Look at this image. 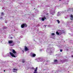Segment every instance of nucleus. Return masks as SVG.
Instances as JSON below:
<instances>
[{
  "label": "nucleus",
  "instance_id": "obj_1",
  "mask_svg": "<svg viewBox=\"0 0 73 73\" xmlns=\"http://www.w3.org/2000/svg\"><path fill=\"white\" fill-rule=\"evenodd\" d=\"M13 42V40H9L8 41V43L9 44L10 46H13L14 45V43H12Z\"/></svg>",
  "mask_w": 73,
  "mask_h": 73
},
{
  "label": "nucleus",
  "instance_id": "obj_2",
  "mask_svg": "<svg viewBox=\"0 0 73 73\" xmlns=\"http://www.w3.org/2000/svg\"><path fill=\"white\" fill-rule=\"evenodd\" d=\"M21 27L22 28H24V27L26 28L27 27V25L26 23H24L21 25Z\"/></svg>",
  "mask_w": 73,
  "mask_h": 73
},
{
  "label": "nucleus",
  "instance_id": "obj_3",
  "mask_svg": "<svg viewBox=\"0 0 73 73\" xmlns=\"http://www.w3.org/2000/svg\"><path fill=\"white\" fill-rule=\"evenodd\" d=\"M9 53L10 55H11V56L12 57H16V56H15V55L14 54H13V53L11 52H10Z\"/></svg>",
  "mask_w": 73,
  "mask_h": 73
},
{
  "label": "nucleus",
  "instance_id": "obj_4",
  "mask_svg": "<svg viewBox=\"0 0 73 73\" xmlns=\"http://www.w3.org/2000/svg\"><path fill=\"white\" fill-rule=\"evenodd\" d=\"M12 53H13V54H15L17 53V52L16 51H15V50L14 49H13L12 50Z\"/></svg>",
  "mask_w": 73,
  "mask_h": 73
},
{
  "label": "nucleus",
  "instance_id": "obj_5",
  "mask_svg": "<svg viewBox=\"0 0 73 73\" xmlns=\"http://www.w3.org/2000/svg\"><path fill=\"white\" fill-rule=\"evenodd\" d=\"M25 50L26 51H28V50H29V49L27 47H26V46H25Z\"/></svg>",
  "mask_w": 73,
  "mask_h": 73
},
{
  "label": "nucleus",
  "instance_id": "obj_6",
  "mask_svg": "<svg viewBox=\"0 0 73 73\" xmlns=\"http://www.w3.org/2000/svg\"><path fill=\"white\" fill-rule=\"evenodd\" d=\"M13 72H16L17 71V69L16 68H13Z\"/></svg>",
  "mask_w": 73,
  "mask_h": 73
},
{
  "label": "nucleus",
  "instance_id": "obj_7",
  "mask_svg": "<svg viewBox=\"0 0 73 73\" xmlns=\"http://www.w3.org/2000/svg\"><path fill=\"white\" fill-rule=\"evenodd\" d=\"M70 17H71V18H70V20H73V16L72 15H70Z\"/></svg>",
  "mask_w": 73,
  "mask_h": 73
},
{
  "label": "nucleus",
  "instance_id": "obj_8",
  "mask_svg": "<svg viewBox=\"0 0 73 73\" xmlns=\"http://www.w3.org/2000/svg\"><path fill=\"white\" fill-rule=\"evenodd\" d=\"M22 62L23 63H24V62H25V59H22Z\"/></svg>",
  "mask_w": 73,
  "mask_h": 73
},
{
  "label": "nucleus",
  "instance_id": "obj_9",
  "mask_svg": "<svg viewBox=\"0 0 73 73\" xmlns=\"http://www.w3.org/2000/svg\"><path fill=\"white\" fill-rule=\"evenodd\" d=\"M49 15V14L48 13H46V16H47H47H46V18H48V17H49V15Z\"/></svg>",
  "mask_w": 73,
  "mask_h": 73
},
{
  "label": "nucleus",
  "instance_id": "obj_10",
  "mask_svg": "<svg viewBox=\"0 0 73 73\" xmlns=\"http://www.w3.org/2000/svg\"><path fill=\"white\" fill-rule=\"evenodd\" d=\"M58 61V60H57V59L55 60H54V62H57Z\"/></svg>",
  "mask_w": 73,
  "mask_h": 73
},
{
  "label": "nucleus",
  "instance_id": "obj_11",
  "mask_svg": "<svg viewBox=\"0 0 73 73\" xmlns=\"http://www.w3.org/2000/svg\"><path fill=\"white\" fill-rule=\"evenodd\" d=\"M54 13H55V11H54L52 13H51V14L52 15H54Z\"/></svg>",
  "mask_w": 73,
  "mask_h": 73
},
{
  "label": "nucleus",
  "instance_id": "obj_12",
  "mask_svg": "<svg viewBox=\"0 0 73 73\" xmlns=\"http://www.w3.org/2000/svg\"><path fill=\"white\" fill-rule=\"evenodd\" d=\"M37 67H36V70H35V72H37Z\"/></svg>",
  "mask_w": 73,
  "mask_h": 73
},
{
  "label": "nucleus",
  "instance_id": "obj_13",
  "mask_svg": "<svg viewBox=\"0 0 73 73\" xmlns=\"http://www.w3.org/2000/svg\"><path fill=\"white\" fill-rule=\"evenodd\" d=\"M32 55H33V57H35V56H36V54H33Z\"/></svg>",
  "mask_w": 73,
  "mask_h": 73
},
{
  "label": "nucleus",
  "instance_id": "obj_14",
  "mask_svg": "<svg viewBox=\"0 0 73 73\" xmlns=\"http://www.w3.org/2000/svg\"><path fill=\"white\" fill-rule=\"evenodd\" d=\"M56 34H57V35H60V33H58V31H56Z\"/></svg>",
  "mask_w": 73,
  "mask_h": 73
},
{
  "label": "nucleus",
  "instance_id": "obj_15",
  "mask_svg": "<svg viewBox=\"0 0 73 73\" xmlns=\"http://www.w3.org/2000/svg\"><path fill=\"white\" fill-rule=\"evenodd\" d=\"M56 21H57V22H58V24H59L60 23V21H59V20H56Z\"/></svg>",
  "mask_w": 73,
  "mask_h": 73
},
{
  "label": "nucleus",
  "instance_id": "obj_16",
  "mask_svg": "<svg viewBox=\"0 0 73 73\" xmlns=\"http://www.w3.org/2000/svg\"><path fill=\"white\" fill-rule=\"evenodd\" d=\"M42 21H44V20H45V19H44V18H42Z\"/></svg>",
  "mask_w": 73,
  "mask_h": 73
},
{
  "label": "nucleus",
  "instance_id": "obj_17",
  "mask_svg": "<svg viewBox=\"0 0 73 73\" xmlns=\"http://www.w3.org/2000/svg\"><path fill=\"white\" fill-rule=\"evenodd\" d=\"M52 36H54V33H52V34H51Z\"/></svg>",
  "mask_w": 73,
  "mask_h": 73
},
{
  "label": "nucleus",
  "instance_id": "obj_18",
  "mask_svg": "<svg viewBox=\"0 0 73 73\" xmlns=\"http://www.w3.org/2000/svg\"><path fill=\"white\" fill-rule=\"evenodd\" d=\"M44 19H46V17H45V16H44Z\"/></svg>",
  "mask_w": 73,
  "mask_h": 73
},
{
  "label": "nucleus",
  "instance_id": "obj_19",
  "mask_svg": "<svg viewBox=\"0 0 73 73\" xmlns=\"http://www.w3.org/2000/svg\"><path fill=\"white\" fill-rule=\"evenodd\" d=\"M7 27H4L3 29H7Z\"/></svg>",
  "mask_w": 73,
  "mask_h": 73
},
{
  "label": "nucleus",
  "instance_id": "obj_20",
  "mask_svg": "<svg viewBox=\"0 0 73 73\" xmlns=\"http://www.w3.org/2000/svg\"><path fill=\"white\" fill-rule=\"evenodd\" d=\"M60 52H62V49H60Z\"/></svg>",
  "mask_w": 73,
  "mask_h": 73
},
{
  "label": "nucleus",
  "instance_id": "obj_21",
  "mask_svg": "<svg viewBox=\"0 0 73 73\" xmlns=\"http://www.w3.org/2000/svg\"><path fill=\"white\" fill-rule=\"evenodd\" d=\"M3 14H4V13H3V12L1 13V15H3Z\"/></svg>",
  "mask_w": 73,
  "mask_h": 73
},
{
  "label": "nucleus",
  "instance_id": "obj_22",
  "mask_svg": "<svg viewBox=\"0 0 73 73\" xmlns=\"http://www.w3.org/2000/svg\"><path fill=\"white\" fill-rule=\"evenodd\" d=\"M60 13V12H58V14H59V13Z\"/></svg>",
  "mask_w": 73,
  "mask_h": 73
},
{
  "label": "nucleus",
  "instance_id": "obj_23",
  "mask_svg": "<svg viewBox=\"0 0 73 73\" xmlns=\"http://www.w3.org/2000/svg\"><path fill=\"white\" fill-rule=\"evenodd\" d=\"M33 73H37V72H34Z\"/></svg>",
  "mask_w": 73,
  "mask_h": 73
},
{
  "label": "nucleus",
  "instance_id": "obj_24",
  "mask_svg": "<svg viewBox=\"0 0 73 73\" xmlns=\"http://www.w3.org/2000/svg\"><path fill=\"white\" fill-rule=\"evenodd\" d=\"M4 72H5V70H4Z\"/></svg>",
  "mask_w": 73,
  "mask_h": 73
},
{
  "label": "nucleus",
  "instance_id": "obj_25",
  "mask_svg": "<svg viewBox=\"0 0 73 73\" xmlns=\"http://www.w3.org/2000/svg\"><path fill=\"white\" fill-rule=\"evenodd\" d=\"M72 57H73V55L72 56Z\"/></svg>",
  "mask_w": 73,
  "mask_h": 73
},
{
  "label": "nucleus",
  "instance_id": "obj_26",
  "mask_svg": "<svg viewBox=\"0 0 73 73\" xmlns=\"http://www.w3.org/2000/svg\"><path fill=\"white\" fill-rule=\"evenodd\" d=\"M59 1H61V0H59Z\"/></svg>",
  "mask_w": 73,
  "mask_h": 73
},
{
  "label": "nucleus",
  "instance_id": "obj_27",
  "mask_svg": "<svg viewBox=\"0 0 73 73\" xmlns=\"http://www.w3.org/2000/svg\"><path fill=\"white\" fill-rule=\"evenodd\" d=\"M14 31H15V30H14Z\"/></svg>",
  "mask_w": 73,
  "mask_h": 73
},
{
  "label": "nucleus",
  "instance_id": "obj_28",
  "mask_svg": "<svg viewBox=\"0 0 73 73\" xmlns=\"http://www.w3.org/2000/svg\"><path fill=\"white\" fill-rule=\"evenodd\" d=\"M61 35V34H60V35Z\"/></svg>",
  "mask_w": 73,
  "mask_h": 73
}]
</instances>
